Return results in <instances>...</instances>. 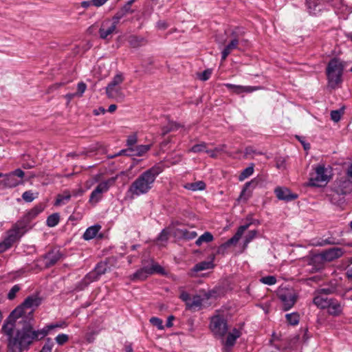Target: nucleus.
<instances>
[{
  "label": "nucleus",
  "mask_w": 352,
  "mask_h": 352,
  "mask_svg": "<svg viewBox=\"0 0 352 352\" xmlns=\"http://www.w3.org/2000/svg\"><path fill=\"white\" fill-rule=\"evenodd\" d=\"M22 303L19 304L5 320L1 333L7 337L8 352H22Z\"/></svg>",
  "instance_id": "nucleus-1"
},
{
  "label": "nucleus",
  "mask_w": 352,
  "mask_h": 352,
  "mask_svg": "<svg viewBox=\"0 0 352 352\" xmlns=\"http://www.w3.org/2000/svg\"><path fill=\"white\" fill-rule=\"evenodd\" d=\"M164 170V164L158 163L144 171L130 185L128 193L132 197L148 193L153 187L157 177Z\"/></svg>",
  "instance_id": "nucleus-2"
},
{
  "label": "nucleus",
  "mask_w": 352,
  "mask_h": 352,
  "mask_svg": "<svg viewBox=\"0 0 352 352\" xmlns=\"http://www.w3.org/2000/svg\"><path fill=\"white\" fill-rule=\"evenodd\" d=\"M313 170L310 173L308 186L321 187L329 182L332 175V168L330 166H326L324 164H318L313 168Z\"/></svg>",
  "instance_id": "nucleus-3"
},
{
  "label": "nucleus",
  "mask_w": 352,
  "mask_h": 352,
  "mask_svg": "<svg viewBox=\"0 0 352 352\" xmlns=\"http://www.w3.org/2000/svg\"><path fill=\"white\" fill-rule=\"evenodd\" d=\"M34 320H29L23 316V351L29 349V346L36 341H38L47 336V332L44 328L40 330L33 329Z\"/></svg>",
  "instance_id": "nucleus-4"
},
{
  "label": "nucleus",
  "mask_w": 352,
  "mask_h": 352,
  "mask_svg": "<svg viewBox=\"0 0 352 352\" xmlns=\"http://www.w3.org/2000/svg\"><path fill=\"white\" fill-rule=\"evenodd\" d=\"M344 68L343 61L337 58L331 59L327 67V76L329 85L332 88L342 82V76Z\"/></svg>",
  "instance_id": "nucleus-5"
},
{
  "label": "nucleus",
  "mask_w": 352,
  "mask_h": 352,
  "mask_svg": "<svg viewBox=\"0 0 352 352\" xmlns=\"http://www.w3.org/2000/svg\"><path fill=\"white\" fill-rule=\"evenodd\" d=\"M124 81V74L122 72H118L106 87L105 92L107 98L113 99L117 102H122L125 98L122 87Z\"/></svg>",
  "instance_id": "nucleus-6"
},
{
  "label": "nucleus",
  "mask_w": 352,
  "mask_h": 352,
  "mask_svg": "<svg viewBox=\"0 0 352 352\" xmlns=\"http://www.w3.org/2000/svg\"><path fill=\"white\" fill-rule=\"evenodd\" d=\"M210 329L215 338L223 339L228 331V321L223 315L211 317Z\"/></svg>",
  "instance_id": "nucleus-7"
},
{
  "label": "nucleus",
  "mask_w": 352,
  "mask_h": 352,
  "mask_svg": "<svg viewBox=\"0 0 352 352\" xmlns=\"http://www.w3.org/2000/svg\"><path fill=\"white\" fill-rule=\"evenodd\" d=\"M276 295L282 304V309L285 311L292 308L298 298V296L294 289L286 287L279 288Z\"/></svg>",
  "instance_id": "nucleus-8"
},
{
  "label": "nucleus",
  "mask_w": 352,
  "mask_h": 352,
  "mask_svg": "<svg viewBox=\"0 0 352 352\" xmlns=\"http://www.w3.org/2000/svg\"><path fill=\"white\" fill-rule=\"evenodd\" d=\"M155 273L164 274V268L156 263H153L151 266H144L138 270L135 273L129 276V278L132 281L144 280L149 275Z\"/></svg>",
  "instance_id": "nucleus-9"
},
{
  "label": "nucleus",
  "mask_w": 352,
  "mask_h": 352,
  "mask_svg": "<svg viewBox=\"0 0 352 352\" xmlns=\"http://www.w3.org/2000/svg\"><path fill=\"white\" fill-rule=\"evenodd\" d=\"M42 298L38 294H34L28 296L23 300V316L29 320H34V312L41 304Z\"/></svg>",
  "instance_id": "nucleus-10"
},
{
  "label": "nucleus",
  "mask_w": 352,
  "mask_h": 352,
  "mask_svg": "<svg viewBox=\"0 0 352 352\" xmlns=\"http://www.w3.org/2000/svg\"><path fill=\"white\" fill-rule=\"evenodd\" d=\"M22 227L19 223L7 232V236L0 243V253L6 252L19 239Z\"/></svg>",
  "instance_id": "nucleus-11"
},
{
  "label": "nucleus",
  "mask_w": 352,
  "mask_h": 352,
  "mask_svg": "<svg viewBox=\"0 0 352 352\" xmlns=\"http://www.w3.org/2000/svg\"><path fill=\"white\" fill-rule=\"evenodd\" d=\"M216 297L217 292L214 290H211L205 293L204 298L199 295H195L192 296V299L190 298V301L187 302L186 309L190 311L199 310L202 307V303L204 299L208 300L212 298H215Z\"/></svg>",
  "instance_id": "nucleus-12"
},
{
  "label": "nucleus",
  "mask_w": 352,
  "mask_h": 352,
  "mask_svg": "<svg viewBox=\"0 0 352 352\" xmlns=\"http://www.w3.org/2000/svg\"><path fill=\"white\" fill-rule=\"evenodd\" d=\"M63 256V254L59 249L54 248L43 255L40 261L45 268H49L54 265Z\"/></svg>",
  "instance_id": "nucleus-13"
},
{
  "label": "nucleus",
  "mask_w": 352,
  "mask_h": 352,
  "mask_svg": "<svg viewBox=\"0 0 352 352\" xmlns=\"http://www.w3.org/2000/svg\"><path fill=\"white\" fill-rule=\"evenodd\" d=\"M117 25L110 19H104L100 25L98 33L102 39H109L112 34L116 32Z\"/></svg>",
  "instance_id": "nucleus-14"
},
{
  "label": "nucleus",
  "mask_w": 352,
  "mask_h": 352,
  "mask_svg": "<svg viewBox=\"0 0 352 352\" xmlns=\"http://www.w3.org/2000/svg\"><path fill=\"white\" fill-rule=\"evenodd\" d=\"M325 261L322 254H317L308 258L307 265L309 268L307 270L310 273H316L322 270L324 267Z\"/></svg>",
  "instance_id": "nucleus-15"
},
{
  "label": "nucleus",
  "mask_w": 352,
  "mask_h": 352,
  "mask_svg": "<svg viewBox=\"0 0 352 352\" xmlns=\"http://www.w3.org/2000/svg\"><path fill=\"white\" fill-rule=\"evenodd\" d=\"M22 180V170L18 168L14 171L6 175L3 180L5 186L12 188L17 186Z\"/></svg>",
  "instance_id": "nucleus-16"
},
{
  "label": "nucleus",
  "mask_w": 352,
  "mask_h": 352,
  "mask_svg": "<svg viewBox=\"0 0 352 352\" xmlns=\"http://www.w3.org/2000/svg\"><path fill=\"white\" fill-rule=\"evenodd\" d=\"M274 193L279 200L285 201H290L298 197L296 194L292 193L289 188L285 187H276L274 189Z\"/></svg>",
  "instance_id": "nucleus-17"
},
{
  "label": "nucleus",
  "mask_w": 352,
  "mask_h": 352,
  "mask_svg": "<svg viewBox=\"0 0 352 352\" xmlns=\"http://www.w3.org/2000/svg\"><path fill=\"white\" fill-rule=\"evenodd\" d=\"M231 36L233 37V38L224 47L223 50L221 52V61L226 60L228 55L231 53V52L233 50H235L238 47L239 41L238 38L237 32H236V30H233L232 32Z\"/></svg>",
  "instance_id": "nucleus-18"
},
{
  "label": "nucleus",
  "mask_w": 352,
  "mask_h": 352,
  "mask_svg": "<svg viewBox=\"0 0 352 352\" xmlns=\"http://www.w3.org/2000/svg\"><path fill=\"white\" fill-rule=\"evenodd\" d=\"M344 253V251L341 248H331L321 252L325 262H330L340 258Z\"/></svg>",
  "instance_id": "nucleus-19"
},
{
  "label": "nucleus",
  "mask_w": 352,
  "mask_h": 352,
  "mask_svg": "<svg viewBox=\"0 0 352 352\" xmlns=\"http://www.w3.org/2000/svg\"><path fill=\"white\" fill-rule=\"evenodd\" d=\"M106 264L99 263L96 265L93 272L87 274L85 277V280H89L92 282L98 279V278L106 272Z\"/></svg>",
  "instance_id": "nucleus-20"
},
{
  "label": "nucleus",
  "mask_w": 352,
  "mask_h": 352,
  "mask_svg": "<svg viewBox=\"0 0 352 352\" xmlns=\"http://www.w3.org/2000/svg\"><path fill=\"white\" fill-rule=\"evenodd\" d=\"M333 298H329L328 296L323 295L318 292H316L315 296L313 299V302L318 308L324 309L329 306V302Z\"/></svg>",
  "instance_id": "nucleus-21"
},
{
  "label": "nucleus",
  "mask_w": 352,
  "mask_h": 352,
  "mask_svg": "<svg viewBox=\"0 0 352 352\" xmlns=\"http://www.w3.org/2000/svg\"><path fill=\"white\" fill-rule=\"evenodd\" d=\"M224 86L228 89L232 90L236 94H240L243 92L251 93L259 89L258 87L236 85L230 83H226Z\"/></svg>",
  "instance_id": "nucleus-22"
},
{
  "label": "nucleus",
  "mask_w": 352,
  "mask_h": 352,
  "mask_svg": "<svg viewBox=\"0 0 352 352\" xmlns=\"http://www.w3.org/2000/svg\"><path fill=\"white\" fill-rule=\"evenodd\" d=\"M116 180V177H111L105 181L100 182L93 190V196L95 194L102 195L109 190L110 186H113Z\"/></svg>",
  "instance_id": "nucleus-23"
},
{
  "label": "nucleus",
  "mask_w": 352,
  "mask_h": 352,
  "mask_svg": "<svg viewBox=\"0 0 352 352\" xmlns=\"http://www.w3.org/2000/svg\"><path fill=\"white\" fill-rule=\"evenodd\" d=\"M36 153V148H32L28 153H23V168H30L35 166Z\"/></svg>",
  "instance_id": "nucleus-24"
},
{
  "label": "nucleus",
  "mask_w": 352,
  "mask_h": 352,
  "mask_svg": "<svg viewBox=\"0 0 352 352\" xmlns=\"http://www.w3.org/2000/svg\"><path fill=\"white\" fill-rule=\"evenodd\" d=\"M329 315L333 316H339L342 313V306L340 302L336 298H332L329 302V306L327 307Z\"/></svg>",
  "instance_id": "nucleus-25"
},
{
  "label": "nucleus",
  "mask_w": 352,
  "mask_h": 352,
  "mask_svg": "<svg viewBox=\"0 0 352 352\" xmlns=\"http://www.w3.org/2000/svg\"><path fill=\"white\" fill-rule=\"evenodd\" d=\"M240 336V331L236 329H234L231 333L228 334L225 341L223 338L222 339L223 343L226 347H232L234 345L236 339L239 338Z\"/></svg>",
  "instance_id": "nucleus-26"
},
{
  "label": "nucleus",
  "mask_w": 352,
  "mask_h": 352,
  "mask_svg": "<svg viewBox=\"0 0 352 352\" xmlns=\"http://www.w3.org/2000/svg\"><path fill=\"white\" fill-rule=\"evenodd\" d=\"M100 229L101 226L100 225L90 226L84 232L82 238L86 241L91 240L97 235Z\"/></svg>",
  "instance_id": "nucleus-27"
},
{
  "label": "nucleus",
  "mask_w": 352,
  "mask_h": 352,
  "mask_svg": "<svg viewBox=\"0 0 352 352\" xmlns=\"http://www.w3.org/2000/svg\"><path fill=\"white\" fill-rule=\"evenodd\" d=\"M175 234L178 237L186 240L193 239L197 236L195 231H189L187 229H177Z\"/></svg>",
  "instance_id": "nucleus-28"
},
{
  "label": "nucleus",
  "mask_w": 352,
  "mask_h": 352,
  "mask_svg": "<svg viewBox=\"0 0 352 352\" xmlns=\"http://www.w3.org/2000/svg\"><path fill=\"white\" fill-rule=\"evenodd\" d=\"M127 41L130 46L133 48L139 47L140 46L145 45L147 43L146 40L144 37L138 36L135 35L130 36L128 38Z\"/></svg>",
  "instance_id": "nucleus-29"
},
{
  "label": "nucleus",
  "mask_w": 352,
  "mask_h": 352,
  "mask_svg": "<svg viewBox=\"0 0 352 352\" xmlns=\"http://www.w3.org/2000/svg\"><path fill=\"white\" fill-rule=\"evenodd\" d=\"M213 267L212 261H202L197 263L190 270V275L193 276V273L209 270Z\"/></svg>",
  "instance_id": "nucleus-30"
},
{
  "label": "nucleus",
  "mask_w": 352,
  "mask_h": 352,
  "mask_svg": "<svg viewBox=\"0 0 352 352\" xmlns=\"http://www.w3.org/2000/svg\"><path fill=\"white\" fill-rule=\"evenodd\" d=\"M151 148V144H140V145H136L132 150H131V155H135L138 157L143 156L145 153H146Z\"/></svg>",
  "instance_id": "nucleus-31"
},
{
  "label": "nucleus",
  "mask_w": 352,
  "mask_h": 352,
  "mask_svg": "<svg viewBox=\"0 0 352 352\" xmlns=\"http://www.w3.org/2000/svg\"><path fill=\"white\" fill-rule=\"evenodd\" d=\"M256 184V183L254 180H251L250 182L245 183V184L244 185V186L241 192L239 199L248 200L251 196L250 191H248L249 187L252 185H254L255 186Z\"/></svg>",
  "instance_id": "nucleus-32"
},
{
  "label": "nucleus",
  "mask_w": 352,
  "mask_h": 352,
  "mask_svg": "<svg viewBox=\"0 0 352 352\" xmlns=\"http://www.w3.org/2000/svg\"><path fill=\"white\" fill-rule=\"evenodd\" d=\"M206 184L203 181H198L196 182L188 183L185 186V188L188 190L192 191L203 190L206 188Z\"/></svg>",
  "instance_id": "nucleus-33"
},
{
  "label": "nucleus",
  "mask_w": 352,
  "mask_h": 352,
  "mask_svg": "<svg viewBox=\"0 0 352 352\" xmlns=\"http://www.w3.org/2000/svg\"><path fill=\"white\" fill-rule=\"evenodd\" d=\"M188 152H192L195 153L201 152H205L206 153H210V151L207 149V144L204 142L194 145L193 146L191 147V148L189 149Z\"/></svg>",
  "instance_id": "nucleus-34"
},
{
  "label": "nucleus",
  "mask_w": 352,
  "mask_h": 352,
  "mask_svg": "<svg viewBox=\"0 0 352 352\" xmlns=\"http://www.w3.org/2000/svg\"><path fill=\"white\" fill-rule=\"evenodd\" d=\"M214 239V237L212 234L209 232H204L202 235H201L195 241V244L198 246H200L202 243H209L212 241Z\"/></svg>",
  "instance_id": "nucleus-35"
},
{
  "label": "nucleus",
  "mask_w": 352,
  "mask_h": 352,
  "mask_svg": "<svg viewBox=\"0 0 352 352\" xmlns=\"http://www.w3.org/2000/svg\"><path fill=\"white\" fill-rule=\"evenodd\" d=\"M138 142V135L136 133H133L129 135L126 140V146L128 148V150L131 152V150L136 146V143Z\"/></svg>",
  "instance_id": "nucleus-36"
},
{
  "label": "nucleus",
  "mask_w": 352,
  "mask_h": 352,
  "mask_svg": "<svg viewBox=\"0 0 352 352\" xmlns=\"http://www.w3.org/2000/svg\"><path fill=\"white\" fill-rule=\"evenodd\" d=\"M285 318L288 324L293 326L297 325L300 321V316L296 312L287 314L285 315Z\"/></svg>",
  "instance_id": "nucleus-37"
},
{
  "label": "nucleus",
  "mask_w": 352,
  "mask_h": 352,
  "mask_svg": "<svg viewBox=\"0 0 352 352\" xmlns=\"http://www.w3.org/2000/svg\"><path fill=\"white\" fill-rule=\"evenodd\" d=\"M71 199V195L69 191H65L63 194H59L57 195L55 205L60 206L64 204L65 201H68Z\"/></svg>",
  "instance_id": "nucleus-38"
},
{
  "label": "nucleus",
  "mask_w": 352,
  "mask_h": 352,
  "mask_svg": "<svg viewBox=\"0 0 352 352\" xmlns=\"http://www.w3.org/2000/svg\"><path fill=\"white\" fill-rule=\"evenodd\" d=\"M254 173V164H252L250 166L245 168L239 176V181H243L249 177Z\"/></svg>",
  "instance_id": "nucleus-39"
},
{
  "label": "nucleus",
  "mask_w": 352,
  "mask_h": 352,
  "mask_svg": "<svg viewBox=\"0 0 352 352\" xmlns=\"http://www.w3.org/2000/svg\"><path fill=\"white\" fill-rule=\"evenodd\" d=\"M43 210V208L41 206H36L32 209H31L28 212L25 214V218L27 219H31L36 217L40 212Z\"/></svg>",
  "instance_id": "nucleus-40"
},
{
  "label": "nucleus",
  "mask_w": 352,
  "mask_h": 352,
  "mask_svg": "<svg viewBox=\"0 0 352 352\" xmlns=\"http://www.w3.org/2000/svg\"><path fill=\"white\" fill-rule=\"evenodd\" d=\"M59 220V214L58 213H54L47 217V225L49 227H54L58 223Z\"/></svg>",
  "instance_id": "nucleus-41"
},
{
  "label": "nucleus",
  "mask_w": 352,
  "mask_h": 352,
  "mask_svg": "<svg viewBox=\"0 0 352 352\" xmlns=\"http://www.w3.org/2000/svg\"><path fill=\"white\" fill-rule=\"evenodd\" d=\"M67 327V323L65 321L60 322L56 324H50L48 325H46L44 327V330H45L47 332V334L49 333L50 330H52L55 328H65Z\"/></svg>",
  "instance_id": "nucleus-42"
},
{
  "label": "nucleus",
  "mask_w": 352,
  "mask_h": 352,
  "mask_svg": "<svg viewBox=\"0 0 352 352\" xmlns=\"http://www.w3.org/2000/svg\"><path fill=\"white\" fill-rule=\"evenodd\" d=\"M179 124L175 122H170L168 124L162 129L163 135H166L168 133L175 131L179 128Z\"/></svg>",
  "instance_id": "nucleus-43"
},
{
  "label": "nucleus",
  "mask_w": 352,
  "mask_h": 352,
  "mask_svg": "<svg viewBox=\"0 0 352 352\" xmlns=\"http://www.w3.org/2000/svg\"><path fill=\"white\" fill-rule=\"evenodd\" d=\"M343 113L344 109L342 108L338 110H333L331 111V119L333 121L338 122L341 119V116Z\"/></svg>",
  "instance_id": "nucleus-44"
},
{
  "label": "nucleus",
  "mask_w": 352,
  "mask_h": 352,
  "mask_svg": "<svg viewBox=\"0 0 352 352\" xmlns=\"http://www.w3.org/2000/svg\"><path fill=\"white\" fill-rule=\"evenodd\" d=\"M260 281L267 285H273L276 283V278L274 276H266L262 277Z\"/></svg>",
  "instance_id": "nucleus-45"
},
{
  "label": "nucleus",
  "mask_w": 352,
  "mask_h": 352,
  "mask_svg": "<svg viewBox=\"0 0 352 352\" xmlns=\"http://www.w3.org/2000/svg\"><path fill=\"white\" fill-rule=\"evenodd\" d=\"M149 322L153 326H155L157 327L160 330H163L164 329V327L163 325V321L162 319L157 318V317H152L150 318Z\"/></svg>",
  "instance_id": "nucleus-46"
},
{
  "label": "nucleus",
  "mask_w": 352,
  "mask_h": 352,
  "mask_svg": "<svg viewBox=\"0 0 352 352\" xmlns=\"http://www.w3.org/2000/svg\"><path fill=\"white\" fill-rule=\"evenodd\" d=\"M54 343L50 338L46 339L45 343L39 352H52Z\"/></svg>",
  "instance_id": "nucleus-47"
},
{
  "label": "nucleus",
  "mask_w": 352,
  "mask_h": 352,
  "mask_svg": "<svg viewBox=\"0 0 352 352\" xmlns=\"http://www.w3.org/2000/svg\"><path fill=\"white\" fill-rule=\"evenodd\" d=\"M126 15V14L122 10H120L114 14L111 21L117 25L119 23L120 20Z\"/></svg>",
  "instance_id": "nucleus-48"
},
{
  "label": "nucleus",
  "mask_w": 352,
  "mask_h": 352,
  "mask_svg": "<svg viewBox=\"0 0 352 352\" xmlns=\"http://www.w3.org/2000/svg\"><path fill=\"white\" fill-rule=\"evenodd\" d=\"M20 289L21 287L19 285H14L8 294V298L9 300L14 299L16 296V293L19 292Z\"/></svg>",
  "instance_id": "nucleus-49"
},
{
  "label": "nucleus",
  "mask_w": 352,
  "mask_h": 352,
  "mask_svg": "<svg viewBox=\"0 0 352 352\" xmlns=\"http://www.w3.org/2000/svg\"><path fill=\"white\" fill-rule=\"evenodd\" d=\"M55 340L58 343V344L63 345L69 340V336L67 334L64 333L58 334L55 338Z\"/></svg>",
  "instance_id": "nucleus-50"
},
{
  "label": "nucleus",
  "mask_w": 352,
  "mask_h": 352,
  "mask_svg": "<svg viewBox=\"0 0 352 352\" xmlns=\"http://www.w3.org/2000/svg\"><path fill=\"white\" fill-rule=\"evenodd\" d=\"M239 241V239H238L236 236L234 235L232 237H231L230 239H228L226 242L223 243L221 245V247L223 248H229L230 246H231L232 245H236Z\"/></svg>",
  "instance_id": "nucleus-51"
},
{
  "label": "nucleus",
  "mask_w": 352,
  "mask_h": 352,
  "mask_svg": "<svg viewBox=\"0 0 352 352\" xmlns=\"http://www.w3.org/2000/svg\"><path fill=\"white\" fill-rule=\"evenodd\" d=\"M36 196L31 191H25L23 192V200L31 202L32 201Z\"/></svg>",
  "instance_id": "nucleus-52"
},
{
  "label": "nucleus",
  "mask_w": 352,
  "mask_h": 352,
  "mask_svg": "<svg viewBox=\"0 0 352 352\" xmlns=\"http://www.w3.org/2000/svg\"><path fill=\"white\" fill-rule=\"evenodd\" d=\"M169 232L166 229H163L157 236V240L166 241L168 239Z\"/></svg>",
  "instance_id": "nucleus-53"
},
{
  "label": "nucleus",
  "mask_w": 352,
  "mask_h": 352,
  "mask_svg": "<svg viewBox=\"0 0 352 352\" xmlns=\"http://www.w3.org/2000/svg\"><path fill=\"white\" fill-rule=\"evenodd\" d=\"M335 291H336L335 288L325 287V288L319 289L316 292L327 296V295H329V294H333L335 292Z\"/></svg>",
  "instance_id": "nucleus-54"
},
{
  "label": "nucleus",
  "mask_w": 352,
  "mask_h": 352,
  "mask_svg": "<svg viewBox=\"0 0 352 352\" xmlns=\"http://www.w3.org/2000/svg\"><path fill=\"white\" fill-rule=\"evenodd\" d=\"M87 89V85L85 82H78V85H77V94L79 96H82V94H84V92Z\"/></svg>",
  "instance_id": "nucleus-55"
},
{
  "label": "nucleus",
  "mask_w": 352,
  "mask_h": 352,
  "mask_svg": "<svg viewBox=\"0 0 352 352\" xmlns=\"http://www.w3.org/2000/svg\"><path fill=\"white\" fill-rule=\"evenodd\" d=\"M257 234L256 230H250L248 232V233L246 234L245 237V240L247 243H250L254 239L256 238Z\"/></svg>",
  "instance_id": "nucleus-56"
},
{
  "label": "nucleus",
  "mask_w": 352,
  "mask_h": 352,
  "mask_svg": "<svg viewBox=\"0 0 352 352\" xmlns=\"http://www.w3.org/2000/svg\"><path fill=\"white\" fill-rule=\"evenodd\" d=\"M248 227L249 224L239 226L236 232L234 234V236H236L238 239H240L243 232L248 229Z\"/></svg>",
  "instance_id": "nucleus-57"
},
{
  "label": "nucleus",
  "mask_w": 352,
  "mask_h": 352,
  "mask_svg": "<svg viewBox=\"0 0 352 352\" xmlns=\"http://www.w3.org/2000/svg\"><path fill=\"white\" fill-rule=\"evenodd\" d=\"M211 74L210 69H206L199 75V79L204 81L207 80L210 78Z\"/></svg>",
  "instance_id": "nucleus-58"
},
{
  "label": "nucleus",
  "mask_w": 352,
  "mask_h": 352,
  "mask_svg": "<svg viewBox=\"0 0 352 352\" xmlns=\"http://www.w3.org/2000/svg\"><path fill=\"white\" fill-rule=\"evenodd\" d=\"M179 298L186 303V306L187 302H188L190 300V296L188 292L182 291L179 295Z\"/></svg>",
  "instance_id": "nucleus-59"
},
{
  "label": "nucleus",
  "mask_w": 352,
  "mask_h": 352,
  "mask_svg": "<svg viewBox=\"0 0 352 352\" xmlns=\"http://www.w3.org/2000/svg\"><path fill=\"white\" fill-rule=\"evenodd\" d=\"M129 150H128V148H126V149H122L121 151H120L118 153L114 154V155H109L108 156V158L109 159H113L116 157H118V156H120V155H132L131 153V154H128L127 152H129Z\"/></svg>",
  "instance_id": "nucleus-60"
},
{
  "label": "nucleus",
  "mask_w": 352,
  "mask_h": 352,
  "mask_svg": "<svg viewBox=\"0 0 352 352\" xmlns=\"http://www.w3.org/2000/svg\"><path fill=\"white\" fill-rule=\"evenodd\" d=\"M245 154L247 155H252V154L261 155L262 153L256 152V150L252 146H247L245 148Z\"/></svg>",
  "instance_id": "nucleus-61"
},
{
  "label": "nucleus",
  "mask_w": 352,
  "mask_h": 352,
  "mask_svg": "<svg viewBox=\"0 0 352 352\" xmlns=\"http://www.w3.org/2000/svg\"><path fill=\"white\" fill-rule=\"evenodd\" d=\"M101 198H102V195L100 194H95V196H93V191H92L90 195L89 201L97 203L101 199Z\"/></svg>",
  "instance_id": "nucleus-62"
},
{
  "label": "nucleus",
  "mask_w": 352,
  "mask_h": 352,
  "mask_svg": "<svg viewBox=\"0 0 352 352\" xmlns=\"http://www.w3.org/2000/svg\"><path fill=\"white\" fill-rule=\"evenodd\" d=\"M157 28L160 30H166L168 28V24L165 21H159L157 23Z\"/></svg>",
  "instance_id": "nucleus-63"
},
{
  "label": "nucleus",
  "mask_w": 352,
  "mask_h": 352,
  "mask_svg": "<svg viewBox=\"0 0 352 352\" xmlns=\"http://www.w3.org/2000/svg\"><path fill=\"white\" fill-rule=\"evenodd\" d=\"M120 10H122L126 14H131L133 12V10L131 9V6L125 4Z\"/></svg>",
  "instance_id": "nucleus-64"
}]
</instances>
